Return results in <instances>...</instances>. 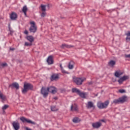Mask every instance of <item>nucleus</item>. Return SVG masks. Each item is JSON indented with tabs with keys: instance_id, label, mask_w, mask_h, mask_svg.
Returning a JSON list of instances; mask_svg holds the SVG:
<instances>
[{
	"instance_id": "nucleus-1",
	"label": "nucleus",
	"mask_w": 130,
	"mask_h": 130,
	"mask_svg": "<svg viewBox=\"0 0 130 130\" xmlns=\"http://www.w3.org/2000/svg\"><path fill=\"white\" fill-rule=\"evenodd\" d=\"M33 86L32 84L29 83H24L23 85V89H22V93L25 94L27 92L32 88Z\"/></svg>"
},
{
	"instance_id": "nucleus-2",
	"label": "nucleus",
	"mask_w": 130,
	"mask_h": 130,
	"mask_svg": "<svg viewBox=\"0 0 130 130\" xmlns=\"http://www.w3.org/2000/svg\"><path fill=\"white\" fill-rule=\"evenodd\" d=\"M109 104V102L108 101H106L104 103L99 102L97 103V107L98 108L100 109H105L107 108Z\"/></svg>"
},
{
	"instance_id": "nucleus-3",
	"label": "nucleus",
	"mask_w": 130,
	"mask_h": 130,
	"mask_svg": "<svg viewBox=\"0 0 130 130\" xmlns=\"http://www.w3.org/2000/svg\"><path fill=\"white\" fill-rule=\"evenodd\" d=\"M30 27H29V31L32 33H36L37 30V26L35 21H31L29 22Z\"/></svg>"
},
{
	"instance_id": "nucleus-4",
	"label": "nucleus",
	"mask_w": 130,
	"mask_h": 130,
	"mask_svg": "<svg viewBox=\"0 0 130 130\" xmlns=\"http://www.w3.org/2000/svg\"><path fill=\"white\" fill-rule=\"evenodd\" d=\"M86 80V78H73V81L77 85H80L82 83Z\"/></svg>"
},
{
	"instance_id": "nucleus-5",
	"label": "nucleus",
	"mask_w": 130,
	"mask_h": 130,
	"mask_svg": "<svg viewBox=\"0 0 130 130\" xmlns=\"http://www.w3.org/2000/svg\"><path fill=\"white\" fill-rule=\"evenodd\" d=\"M49 92L48 88L44 87H42V89L41 90V93L42 95H43L44 98H46L48 95Z\"/></svg>"
},
{
	"instance_id": "nucleus-6",
	"label": "nucleus",
	"mask_w": 130,
	"mask_h": 130,
	"mask_svg": "<svg viewBox=\"0 0 130 130\" xmlns=\"http://www.w3.org/2000/svg\"><path fill=\"white\" fill-rule=\"evenodd\" d=\"M20 120H21V121H22V122H23V123L27 122L28 123H30L31 124H34V125L36 124L35 122L32 121V120H31L30 119H29L28 118H26L24 117H20Z\"/></svg>"
},
{
	"instance_id": "nucleus-7",
	"label": "nucleus",
	"mask_w": 130,
	"mask_h": 130,
	"mask_svg": "<svg viewBox=\"0 0 130 130\" xmlns=\"http://www.w3.org/2000/svg\"><path fill=\"white\" fill-rule=\"evenodd\" d=\"M48 89L49 92L52 94H55L57 92V89L54 86H50V87H48Z\"/></svg>"
},
{
	"instance_id": "nucleus-8",
	"label": "nucleus",
	"mask_w": 130,
	"mask_h": 130,
	"mask_svg": "<svg viewBox=\"0 0 130 130\" xmlns=\"http://www.w3.org/2000/svg\"><path fill=\"white\" fill-rule=\"evenodd\" d=\"M86 107L88 109H91V108H92L93 109H95V106L94 105V103L91 101L88 102L87 104H86Z\"/></svg>"
},
{
	"instance_id": "nucleus-9",
	"label": "nucleus",
	"mask_w": 130,
	"mask_h": 130,
	"mask_svg": "<svg viewBox=\"0 0 130 130\" xmlns=\"http://www.w3.org/2000/svg\"><path fill=\"white\" fill-rule=\"evenodd\" d=\"M53 62L54 61L52 56H49V57H48V58L47 59V62H48V64L49 65L53 64Z\"/></svg>"
},
{
	"instance_id": "nucleus-10",
	"label": "nucleus",
	"mask_w": 130,
	"mask_h": 130,
	"mask_svg": "<svg viewBox=\"0 0 130 130\" xmlns=\"http://www.w3.org/2000/svg\"><path fill=\"white\" fill-rule=\"evenodd\" d=\"M12 125L15 130H18L20 128V124L18 122L14 121Z\"/></svg>"
},
{
	"instance_id": "nucleus-11",
	"label": "nucleus",
	"mask_w": 130,
	"mask_h": 130,
	"mask_svg": "<svg viewBox=\"0 0 130 130\" xmlns=\"http://www.w3.org/2000/svg\"><path fill=\"white\" fill-rule=\"evenodd\" d=\"M102 125V123L100 122H97L92 123V126L94 128H98Z\"/></svg>"
},
{
	"instance_id": "nucleus-12",
	"label": "nucleus",
	"mask_w": 130,
	"mask_h": 130,
	"mask_svg": "<svg viewBox=\"0 0 130 130\" xmlns=\"http://www.w3.org/2000/svg\"><path fill=\"white\" fill-rule=\"evenodd\" d=\"M71 110L72 111H78V107L77 105L76 104H74L71 105Z\"/></svg>"
},
{
	"instance_id": "nucleus-13",
	"label": "nucleus",
	"mask_w": 130,
	"mask_h": 130,
	"mask_svg": "<svg viewBox=\"0 0 130 130\" xmlns=\"http://www.w3.org/2000/svg\"><path fill=\"white\" fill-rule=\"evenodd\" d=\"M10 87H12V88H13V87H15L16 89H19V85L18 83L15 82L10 85Z\"/></svg>"
},
{
	"instance_id": "nucleus-14",
	"label": "nucleus",
	"mask_w": 130,
	"mask_h": 130,
	"mask_svg": "<svg viewBox=\"0 0 130 130\" xmlns=\"http://www.w3.org/2000/svg\"><path fill=\"white\" fill-rule=\"evenodd\" d=\"M116 64V61L110 60L108 62V65L111 68H114Z\"/></svg>"
},
{
	"instance_id": "nucleus-15",
	"label": "nucleus",
	"mask_w": 130,
	"mask_h": 130,
	"mask_svg": "<svg viewBox=\"0 0 130 130\" xmlns=\"http://www.w3.org/2000/svg\"><path fill=\"white\" fill-rule=\"evenodd\" d=\"M26 40L29 41L30 43H32L34 41L35 38L32 36H26Z\"/></svg>"
},
{
	"instance_id": "nucleus-16",
	"label": "nucleus",
	"mask_w": 130,
	"mask_h": 130,
	"mask_svg": "<svg viewBox=\"0 0 130 130\" xmlns=\"http://www.w3.org/2000/svg\"><path fill=\"white\" fill-rule=\"evenodd\" d=\"M59 79V76L58 74H53L52 76H51V80H56Z\"/></svg>"
},
{
	"instance_id": "nucleus-17",
	"label": "nucleus",
	"mask_w": 130,
	"mask_h": 130,
	"mask_svg": "<svg viewBox=\"0 0 130 130\" xmlns=\"http://www.w3.org/2000/svg\"><path fill=\"white\" fill-rule=\"evenodd\" d=\"M122 75H123V72H120V71H116L114 73V76L116 78H119L120 76H121Z\"/></svg>"
},
{
	"instance_id": "nucleus-18",
	"label": "nucleus",
	"mask_w": 130,
	"mask_h": 130,
	"mask_svg": "<svg viewBox=\"0 0 130 130\" xmlns=\"http://www.w3.org/2000/svg\"><path fill=\"white\" fill-rule=\"evenodd\" d=\"M17 15L16 13L13 12L11 15V19L12 20H15L17 19Z\"/></svg>"
},
{
	"instance_id": "nucleus-19",
	"label": "nucleus",
	"mask_w": 130,
	"mask_h": 130,
	"mask_svg": "<svg viewBox=\"0 0 130 130\" xmlns=\"http://www.w3.org/2000/svg\"><path fill=\"white\" fill-rule=\"evenodd\" d=\"M78 95H79V96L82 98L85 99L86 98V96L87 95V93L81 92L80 91L78 93Z\"/></svg>"
},
{
	"instance_id": "nucleus-20",
	"label": "nucleus",
	"mask_w": 130,
	"mask_h": 130,
	"mask_svg": "<svg viewBox=\"0 0 130 130\" xmlns=\"http://www.w3.org/2000/svg\"><path fill=\"white\" fill-rule=\"evenodd\" d=\"M27 10H28V8L27 6H23V7L22 8V12L24 13V15H25V16H27L26 13Z\"/></svg>"
},
{
	"instance_id": "nucleus-21",
	"label": "nucleus",
	"mask_w": 130,
	"mask_h": 130,
	"mask_svg": "<svg viewBox=\"0 0 130 130\" xmlns=\"http://www.w3.org/2000/svg\"><path fill=\"white\" fill-rule=\"evenodd\" d=\"M74 62L73 61H71L70 62L68 68L70 70H72L74 68Z\"/></svg>"
},
{
	"instance_id": "nucleus-22",
	"label": "nucleus",
	"mask_w": 130,
	"mask_h": 130,
	"mask_svg": "<svg viewBox=\"0 0 130 130\" xmlns=\"http://www.w3.org/2000/svg\"><path fill=\"white\" fill-rule=\"evenodd\" d=\"M120 103H123L126 101V97L122 96V98H119Z\"/></svg>"
},
{
	"instance_id": "nucleus-23",
	"label": "nucleus",
	"mask_w": 130,
	"mask_h": 130,
	"mask_svg": "<svg viewBox=\"0 0 130 130\" xmlns=\"http://www.w3.org/2000/svg\"><path fill=\"white\" fill-rule=\"evenodd\" d=\"M0 98L3 101H5L6 100V96L3 94V93L0 91Z\"/></svg>"
},
{
	"instance_id": "nucleus-24",
	"label": "nucleus",
	"mask_w": 130,
	"mask_h": 130,
	"mask_svg": "<svg viewBox=\"0 0 130 130\" xmlns=\"http://www.w3.org/2000/svg\"><path fill=\"white\" fill-rule=\"evenodd\" d=\"M80 90L76 88H72V92L77 93L78 94L80 93Z\"/></svg>"
},
{
	"instance_id": "nucleus-25",
	"label": "nucleus",
	"mask_w": 130,
	"mask_h": 130,
	"mask_svg": "<svg viewBox=\"0 0 130 130\" xmlns=\"http://www.w3.org/2000/svg\"><path fill=\"white\" fill-rule=\"evenodd\" d=\"M46 5H41V9L42 10V11L45 12L46 11Z\"/></svg>"
},
{
	"instance_id": "nucleus-26",
	"label": "nucleus",
	"mask_w": 130,
	"mask_h": 130,
	"mask_svg": "<svg viewBox=\"0 0 130 130\" xmlns=\"http://www.w3.org/2000/svg\"><path fill=\"white\" fill-rule=\"evenodd\" d=\"M71 47V46H70V45H67L66 44H62L61 46V48H70Z\"/></svg>"
},
{
	"instance_id": "nucleus-27",
	"label": "nucleus",
	"mask_w": 130,
	"mask_h": 130,
	"mask_svg": "<svg viewBox=\"0 0 130 130\" xmlns=\"http://www.w3.org/2000/svg\"><path fill=\"white\" fill-rule=\"evenodd\" d=\"M125 35L127 36L126 40L130 41V31H128Z\"/></svg>"
},
{
	"instance_id": "nucleus-28",
	"label": "nucleus",
	"mask_w": 130,
	"mask_h": 130,
	"mask_svg": "<svg viewBox=\"0 0 130 130\" xmlns=\"http://www.w3.org/2000/svg\"><path fill=\"white\" fill-rule=\"evenodd\" d=\"M80 120L78 117H75L73 119V122L74 123H78Z\"/></svg>"
},
{
	"instance_id": "nucleus-29",
	"label": "nucleus",
	"mask_w": 130,
	"mask_h": 130,
	"mask_svg": "<svg viewBox=\"0 0 130 130\" xmlns=\"http://www.w3.org/2000/svg\"><path fill=\"white\" fill-rule=\"evenodd\" d=\"M113 103L115 104H120V103L119 99L114 100L113 101Z\"/></svg>"
},
{
	"instance_id": "nucleus-30",
	"label": "nucleus",
	"mask_w": 130,
	"mask_h": 130,
	"mask_svg": "<svg viewBox=\"0 0 130 130\" xmlns=\"http://www.w3.org/2000/svg\"><path fill=\"white\" fill-rule=\"evenodd\" d=\"M51 110L52 111H56L58 110V109L55 106H52L51 107Z\"/></svg>"
},
{
	"instance_id": "nucleus-31",
	"label": "nucleus",
	"mask_w": 130,
	"mask_h": 130,
	"mask_svg": "<svg viewBox=\"0 0 130 130\" xmlns=\"http://www.w3.org/2000/svg\"><path fill=\"white\" fill-rule=\"evenodd\" d=\"M8 108H9V106L8 105H5L3 107L2 109L4 111Z\"/></svg>"
},
{
	"instance_id": "nucleus-32",
	"label": "nucleus",
	"mask_w": 130,
	"mask_h": 130,
	"mask_svg": "<svg viewBox=\"0 0 130 130\" xmlns=\"http://www.w3.org/2000/svg\"><path fill=\"white\" fill-rule=\"evenodd\" d=\"M118 82L119 84H122L123 82V81L121 78H120L118 80Z\"/></svg>"
},
{
	"instance_id": "nucleus-33",
	"label": "nucleus",
	"mask_w": 130,
	"mask_h": 130,
	"mask_svg": "<svg viewBox=\"0 0 130 130\" xmlns=\"http://www.w3.org/2000/svg\"><path fill=\"white\" fill-rule=\"evenodd\" d=\"M32 45L31 43H29L28 42H25V43L24 44V46H31Z\"/></svg>"
},
{
	"instance_id": "nucleus-34",
	"label": "nucleus",
	"mask_w": 130,
	"mask_h": 130,
	"mask_svg": "<svg viewBox=\"0 0 130 130\" xmlns=\"http://www.w3.org/2000/svg\"><path fill=\"white\" fill-rule=\"evenodd\" d=\"M46 15V12L45 11H44L43 12V13H42V14H41V16H42V17H45Z\"/></svg>"
},
{
	"instance_id": "nucleus-35",
	"label": "nucleus",
	"mask_w": 130,
	"mask_h": 130,
	"mask_svg": "<svg viewBox=\"0 0 130 130\" xmlns=\"http://www.w3.org/2000/svg\"><path fill=\"white\" fill-rule=\"evenodd\" d=\"M61 73H63V74H69V73L67 72V71H66L63 69V68H62V69H61Z\"/></svg>"
},
{
	"instance_id": "nucleus-36",
	"label": "nucleus",
	"mask_w": 130,
	"mask_h": 130,
	"mask_svg": "<svg viewBox=\"0 0 130 130\" xmlns=\"http://www.w3.org/2000/svg\"><path fill=\"white\" fill-rule=\"evenodd\" d=\"M7 66H8V64H7V63L6 62L3 63L1 64V67H3V68L7 67Z\"/></svg>"
},
{
	"instance_id": "nucleus-37",
	"label": "nucleus",
	"mask_w": 130,
	"mask_h": 130,
	"mask_svg": "<svg viewBox=\"0 0 130 130\" xmlns=\"http://www.w3.org/2000/svg\"><path fill=\"white\" fill-rule=\"evenodd\" d=\"M123 78H124L125 81H126V80H128L129 79V76L124 75V76H123Z\"/></svg>"
},
{
	"instance_id": "nucleus-38",
	"label": "nucleus",
	"mask_w": 130,
	"mask_h": 130,
	"mask_svg": "<svg viewBox=\"0 0 130 130\" xmlns=\"http://www.w3.org/2000/svg\"><path fill=\"white\" fill-rule=\"evenodd\" d=\"M119 92L121 93H123L125 92V90L124 89H120L119 90Z\"/></svg>"
},
{
	"instance_id": "nucleus-39",
	"label": "nucleus",
	"mask_w": 130,
	"mask_h": 130,
	"mask_svg": "<svg viewBox=\"0 0 130 130\" xmlns=\"http://www.w3.org/2000/svg\"><path fill=\"white\" fill-rule=\"evenodd\" d=\"M124 56H125V57L126 58L130 59V54H125Z\"/></svg>"
},
{
	"instance_id": "nucleus-40",
	"label": "nucleus",
	"mask_w": 130,
	"mask_h": 130,
	"mask_svg": "<svg viewBox=\"0 0 130 130\" xmlns=\"http://www.w3.org/2000/svg\"><path fill=\"white\" fill-rule=\"evenodd\" d=\"M9 30H10V31L11 35H12L13 34V32H14V31H13V30H12V29L11 28H10V27H9Z\"/></svg>"
},
{
	"instance_id": "nucleus-41",
	"label": "nucleus",
	"mask_w": 130,
	"mask_h": 130,
	"mask_svg": "<svg viewBox=\"0 0 130 130\" xmlns=\"http://www.w3.org/2000/svg\"><path fill=\"white\" fill-rule=\"evenodd\" d=\"M28 32L27 30H24V34L28 35Z\"/></svg>"
},
{
	"instance_id": "nucleus-42",
	"label": "nucleus",
	"mask_w": 130,
	"mask_h": 130,
	"mask_svg": "<svg viewBox=\"0 0 130 130\" xmlns=\"http://www.w3.org/2000/svg\"><path fill=\"white\" fill-rule=\"evenodd\" d=\"M25 129H26V130H32L31 128H30L28 127H25Z\"/></svg>"
},
{
	"instance_id": "nucleus-43",
	"label": "nucleus",
	"mask_w": 130,
	"mask_h": 130,
	"mask_svg": "<svg viewBox=\"0 0 130 130\" xmlns=\"http://www.w3.org/2000/svg\"><path fill=\"white\" fill-rule=\"evenodd\" d=\"M121 78L122 79V80L124 82L125 81V80L124 79V78H123V77H121Z\"/></svg>"
},
{
	"instance_id": "nucleus-44",
	"label": "nucleus",
	"mask_w": 130,
	"mask_h": 130,
	"mask_svg": "<svg viewBox=\"0 0 130 130\" xmlns=\"http://www.w3.org/2000/svg\"><path fill=\"white\" fill-rule=\"evenodd\" d=\"M14 50H15V48H10V50H11V51H14Z\"/></svg>"
},
{
	"instance_id": "nucleus-45",
	"label": "nucleus",
	"mask_w": 130,
	"mask_h": 130,
	"mask_svg": "<svg viewBox=\"0 0 130 130\" xmlns=\"http://www.w3.org/2000/svg\"><path fill=\"white\" fill-rule=\"evenodd\" d=\"M60 68H61V70L63 69L62 64H60Z\"/></svg>"
},
{
	"instance_id": "nucleus-46",
	"label": "nucleus",
	"mask_w": 130,
	"mask_h": 130,
	"mask_svg": "<svg viewBox=\"0 0 130 130\" xmlns=\"http://www.w3.org/2000/svg\"><path fill=\"white\" fill-rule=\"evenodd\" d=\"M54 99L56 100H57V97H55V98H54Z\"/></svg>"
},
{
	"instance_id": "nucleus-47",
	"label": "nucleus",
	"mask_w": 130,
	"mask_h": 130,
	"mask_svg": "<svg viewBox=\"0 0 130 130\" xmlns=\"http://www.w3.org/2000/svg\"><path fill=\"white\" fill-rule=\"evenodd\" d=\"M101 121H102V122H105V120H104V119H102V120H101Z\"/></svg>"
}]
</instances>
